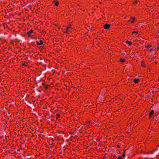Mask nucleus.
Wrapping results in <instances>:
<instances>
[{
	"label": "nucleus",
	"mask_w": 159,
	"mask_h": 159,
	"mask_svg": "<svg viewBox=\"0 0 159 159\" xmlns=\"http://www.w3.org/2000/svg\"><path fill=\"white\" fill-rule=\"evenodd\" d=\"M71 30H72V29H71V27L70 26H69L66 28L65 33L67 34H69V33L70 32H72Z\"/></svg>",
	"instance_id": "f257e3e1"
},
{
	"label": "nucleus",
	"mask_w": 159,
	"mask_h": 159,
	"mask_svg": "<svg viewBox=\"0 0 159 159\" xmlns=\"http://www.w3.org/2000/svg\"><path fill=\"white\" fill-rule=\"evenodd\" d=\"M135 20V18L131 17L130 19L128 20V22H130L132 23L134 22Z\"/></svg>",
	"instance_id": "f03ea898"
},
{
	"label": "nucleus",
	"mask_w": 159,
	"mask_h": 159,
	"mask_svg": "<svg viewBox=\"0 0 159 159\" xmlns=\"http://www.w3.org/2000/svg\"><path fill=\"white\" fill-rule=\"evenodd\" d=\"M33 31L32 30H30L29 31L27 32V35L29 37L31 36V34L33 33Z\"/></svg>",
	"instance_id": "7ed1b4c3"
},
{
	"label": "nucleus",
	"mask_w": 159,
	"mask_h": 159,
	"mask_svg": "<svg viewBox=\"0 0 159 159\" xmlns=\"http://www.w3.org/2000/svg\"><path fill=\"white\" fill-rule=\"evenodd\" d=\"M138 32L135 31H134L132 32L131 35L134 37H136L137 36Z\"/></svg>",
	"instance_id": "20e7f679"
},
{
	"label": "nucleus",
	"mask_w": 159,
	"mask_h": 159,
	"mask_svg": "<svg viewBox=\"0 0 159 159\" xmlns=\"http://www.w3.org/2000/svg\"><path fill=\"white\" fill-rule=\"evenodd\" d=\"M104 27L105 29H108L110 27V25L109 24H106L104 25Z\"/></svg>",
	"instance_id": "39448f33"
},
{
	"label": "nucleus",
	"mask_w": 159,
	"mask_h": 159,
	"mask_svg": "<svg viewBox=\"0 0 159 159\" xmlns=\"http://www.w3.org/2000/svg\"><path fill=\"white\" fill-rule=\"evenodd\" d=\"M43 43V42L41 40H40L39 42H37V44L38 45H41Z\"/></svg>",
	"instance_id": "423d86ee"
},
{
	"label": "nucleus",
	"mask_w": 159,
	"mask_h": 159,
	"mask_svg": "<svg viewBox=\"0 0 159 159\" xmlns=\"http://www.w3.org/2000/svg\"><path fill=\"white\" fill-rule=\"evenodd\" d=\"M154 111L153 110H152L151 112L149 114V117L151 118L152 117V115L154 113Z\"/></svg>",
	"instance_id": "0eeeda50"
},
{
	"label": "nucleus",
	"mask_w": 159,
	"mask_h": 159,
	"mask_svg": "<svg viewBox=\"0 0 159 159\" xmlns=\"http://www.w3.org/2000/svg\"><path fill=\"white\" fill-rule=\"evenodd\" d=\"M125 43L126 44H128L129 46V45H131L132 44V43L130 41H126V42H125Z\"/></svg>",
	"instance_id": "6e6552de"
},
{
	"label": "nucleus",
	"mask_w": 159,
	"mask_h": 159,
	"mask_svg": "<svg viewBox=\"0 0 159 159\" xmlns=\"http://www.w3.org/2000/svg\"><path fill=\"white\" fill-rule=\"evenodd\" d=\"M139 81V80L138 79H135L134 80V82L135 83H137Z\"/></svg>",
	"instance_id": "1a4fd4ad"
},
{
	"label": "nucleus",
	"mask_w": 159,
	"mask_h": 159,
	"mask_svg": "<svg viewBox=\"0 0 159 159\" xmlns=\"http://www.w3.org/2000/svg\"><path fill=\"white\" fill-rule=\"evenodd\" d=\"M141 65L143 67H145V64L144 61H142L141 62Z\"/></svg>",
	"instance_id": "9d476101"
},
{
	"label": "nucleus",
	"mask_w": 159,
	"mask_h": 159,
	"mask_svg": "<svg viewBox=\"0 0 159 159\" xmlns=\"http://www.w3.org/2000/svg\"><path fill=\"white\" fill-rule=\"evenodd\" d=\"M145 47L146 48H150L151 47V46L150 44H148V45H145Z\"/></svg>",
	"instance_id": "9b49d317"
},
{
	"label": "nucleus",
	"mask_w": 159,
	"mask_h": 159,
	"mask_svg": "<svg viewBox=\"0 0 159 159\" xmlns=\"http://www.w3.org/2000/svg\"><path fill=\"white\" fill-rule=\"evenodd\" d=\"M54 5L56 6H58L59 5V3L57 1H54Z\"/></svg>",
	"instance_id": "f8f14e48"
},
{
	"label": "nucleus",
	"mask_w": 159,
	"mask_h": 159,
	"mask_svg": "<svg viewBox=\"0 0 159 159\" xmlns=\"http://www.w3.org/2000/svg\"><path fill=\"white\" fill-rule=\"evenodd\" d=\"M125 61V59L123 58H121L120 59V61L121 62H124Z\"/></svg>",
	"instance_id": "ddd939ff"
},
{
	"label": "nucleus",
	"mask_w": 159,
	"mask_h": 159,
	"mask_svg": "<svg viewBox=\"0 0 159 159\" xmlns=\"http://www.w3.org/2000/svg\"><path fill=\"white\" fill-rule=\"evenodd\" d=\"M138 2V1L136 0L134 2L133 4L134 5H135L136 3H137Z\"/></svg>",
	"instance_id": "4468645a"
},
{
	"label": "nucleus",
	"mask_w": 159,
	"mask_h": 159,
	"mask_svg": "<svg viewBox=\"0 0 159 159\" xmlns=\"http://www.w3.org/2000/svg\"><path fill=\"white\" fill-rule=\"evenodd\" d=\"M117 159H123V158L121 156H119L118 157Z\"/></svg>",
	"instance_id": "2eb2a0df"
},
{
	"label": "nucleus",
	"mask_w": 159,
	"mask_h": 159,
	"mask_svg": "<svg viewBox=\"0 0 159 159\" xmlns=\"http://www.w3.org/2000/svg\"><path fill=\"white\" fill-rule=\"evenodd\" d=\"M154 50V49H151L149 50V51L150 52H151L152 51H153Z\"/></svg>",
	"instance_id": "dca6fc26"
},
{
	"label": "nucleus",
	"mask_w": 159,
	"mask_h": 159,
	"mask_svg": "<svg viewBox=\"0 0 159 159\" xmlns=\"http://www.w3.org/2000/svg\"><path fill=\"white\" fill-rule=\"evenodd\" d=\"M122 156L123 157H125V153H124V154H123L122 155Z\"/></svg>",
	"instance_id": "f3484780"
},
{
	"label": "nucleus",
	"mask_w": 159,
	"mask_h": 159,
	"mask_svg": "<svg viewBox=\"0 0 159 159\" xmlns=\"http://www.w3.org/2000/svg\"><path fill=\"white\" fill-rule=\"evenodd\" d=\"M119 5L120 6H122V4L121 3H120L119 4Z\"/></svg>",
	"instance_id": "a211bd4d"
},
{
	"label": "nucleus",
	"mask_w": 159,
	"mask_h": 159,
	"mask_svg": "<svg viewBox=\"0 0 159 159\" xmlns=\"http://www.w3.org/2000/svg\"><path fill=\"white\" fill-rule=\"evenodd\" d=\"M47 88H48V86H46V89H47Z\"/></svg>",
	"instance_id": "6ab92c4d"
},
{
	"label": "nucleus",
	"mask_w": 159,
	"mask_h": 159,
	"mask_svg": "<svg viewBox=\"0 0 159 159\" xmlns=\"http://www.w3.org/2000/svg\"><path fill=\"white\" fill-rule=\"evenodd\" d=\"M58 28L59 29L60 28V27H58Z\"/></svg>",
	"instance_id": "aec40b11"
},
{
	"label": "nucleus",
	"mask_w": 159,
	"mask_h": 159,
	"mask_svg": "<svg viewBox=\"0 0 159 159\" xmlns=\"http://www.w3.org/2000/svg\"><path fill=\"white\" fill-rule=\"evenodd\" d=\"M90 123H91V122L89 123V124H90Z\"/></svg>",
	"instance_id": "412c9836"
}]
</instances>
